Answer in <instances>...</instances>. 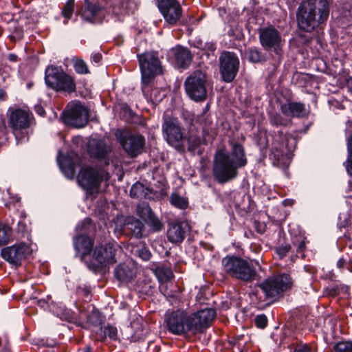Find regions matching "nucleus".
Here are the masks:
<instances>
[{
  "label": "nucleus",
  "mask_w": 352,
  "mask_h": 352,
  "mask_svg": "<svg viewBox=\"0 0 352 352\" xmlns=\"http://www.w3.org/2000/svg\"><path fill=\"white\" fill-rule=\"evenodd\" d=\"M296 23L299 30L297 39L303 46H309L314 41H318V28L323 29L329 16V3L327 0H307L302 1L296 13Z\"/></svg>",
  "instance_id": "f257e3e1"
},
{
  "label": "nucleus",
  "mask_w": 352,
  "mask_h": 352,
  "mask_svg": "<svg viewBox=\"0 0 352 352\" xmlns=\"http://www.w3.org/2000/svg\"><path fill=\"white\" fill-rule=\"evenodd\" d=\"M216 315V310L208 307L191 314L179 309H168L165 314L164 324L167 331L173 335H195L210 327Z\"/></svg>",
  "instance_id": "f03ea898"
},
{
  "label": "nucleus",
  "mask_w": 352,
  "mask_h": 352,
  "mask_svg": "<svg viewBox=\"0 0 352 352\" xmlns=\"http://www.w3.org/2000/svg\"><path fill=\"white\" fill-rule=\"evenodd\" d=\"M230 150L219 148L216 151L212 167V175L219 184H226L235 179L239 170L248 164L244 146L236 141H230Z\"/></svg>",
  "instance_id": "7ed1b4c3"
},
{
  "label": "nucleus",
  "mask_w": 352,
  "mask_h": 352,
  "mask_svg": "<svg viewBox=\"0 0 352 352\" xmlns=\"http://www.w3.org/2000/svg\"><path fill=\"white\" fill-rule=\"evenodd\" d=\"M294 280L288 273L270 276L252 287L250 297L258 309H265L272 305L284 293L293 287Z\"/></svg>",
  "instance_id": "20e7f679"
},
{
  "label": "nucleus",
  "mask_w": 352,
  "mask_h": 352,
  "mask_svg": "<svg viewBox=\"0 0 352 352\" xmlns=\"http://www.w3.org/2000/svg\"><path fill=\"white\" fill-rule=\"evenodd\" d=\"M269 122L271 126L277 129L271 133L272 142L269 159L273 166L285 167L288 164L287 142L289 135L279 127L286 126L287 121L279 113L271 112L269 113Z\"/></svg>",
  "instance_id": "39448f33"
},
{
  "label": "nucleus",
  "mask_w": 352,
  "mask_h": 352,
  "mask_svg": "<svg viewBox=\"0 0 352 352\" xmlns=\"http://www.w3.org/2000/svg\"><path fill=\"white\" fill-rule=\"evenodd\" d=\"M141 71V89L144 97L151 98V84L163 73L157 52H145L137 55Z\"/></svg>",
  "instance_id": "423d86ee"
},
{
  "label": "nucleus",
  "mask_w": 352,
  "mask_h": 352,
  "mask_svg": "<svg viewBox=\"0 0 352 352\" xmlns=\"http://www.w3.org/2000/svg\"><path fill=\"white\" fill-rule=\"evenodd\" d=\"M119 248L115 241L96 245L89 261H86L87 267L94 274L104 272L109 265L117 263L116 254Z\"/></svg>",
  "instance_id": "0eeeda50"
},
{
  "label": "nucleus",
  "mask_w": 352,
  "mask_h": 352,
  "mask_svg": "<svg viewBox=\"0 0 352 352\" xmlns=\"http://www.w3.org/2000/svg\"><path fill=\"white\" fill-rule=\"evenodd\" d=\"M45 83L57 93L72 94L76 91L75 78L66 73L61 66L48 65L45 70Z\"/></svg>",
  "instance_id": "6e6552de"
},
{
  "label": "nucleus",
  "mask_w": 352,
  "mask_h": 352,
  "mask_svg": "<svg viewBox=\"0 0 352 352\" xmlns=\"http://www.w3.org/2000/svg\"><path fill=\"white\" fill-rule=\"evenodd\" d=\"M221 262L226 273L232 278L250 283L258 276L252 264L239 256L228 254Z\"/></svg>",
  "instance_id": "1a4fd4ad"
},
{
  "label": "nucleus",
  "mask_w": 352,
  "mask_h": 352,
  "mask_svg": "<svg viewBox=\"0 0 352 352\" xmlns=\"http://www.w3.org/2000/svg\"><path fill=\"white\" fill-rule=\"evenodd\" d=\"M109 179V172L89 165L82 166L77 177L79 185L89 194H92L94 191L98 192L101 183Z\"/></svg>",
  "instance_id": "9d476101"
},
{
  "label": "nucleus",
  "mask_w": 352,
  "mask_h": 352,
  "mask_svg": "<svg viewBox=\"0 0 352 352\" xmlns=\"http://www.w3.org/2000/svg\"><path fill=\"white\" fill-rule=\"evenodd\" d=\"M32 118V117L28 111L21 109H16L11 112L9 124L12 129L16 144L29 141Z\"/></svg>",
  "instance_id": "9b49d317"
},
{
  "label": "nucleus",
  "mask_w": 352,
  "mask_h": 352,
  "mask_svg": "<svg viewBox=\"0 0 352 352\" xmlns=\"http://www.w3.org/2000/svg\"><path fill=\"white\" fill-rule=\"evenodd\" d=\"M115 137L124 152L131 158L142 153L145 146V138L140 133H133L125 129H118Z\"/></svg>",
  "instance_id": "f8f14e48"
},
{
  "label": "nucleus",
  "mask_w": 352,
  "mask_h": 352,
  "mask_svg": "<svg viewBox=\"0 0 352 352\" xmlns=\"http://www.w3.org/2000/svg\"><path fill=\"white\" fill-rule=\"evenodd\" d=\"M206 83V74L200 69L194 71L184 81L187 96L196 102L204 101L207 98Z\"/></svg>",
  "instance_id": "ddd939ff"
},
{
  "label": "nucleus",
  "mask_w": 352,
  "mask_h": 352,
  "mask_svg": "<svg viewBox=\"0 0 352 352\" xmlns=\"http://www.w3.org/2000/svg\"><path fill=\"white\" fill-rule=\"evenodd\" d=\"M258 38L263 50L273 52L276 57L278 64H280L283 56V43L278 30L273 26L260 28Z\"/></svg>",
  "instance_id": "4468645a"
},
{
  "label": "nucleus",
  "mask_w": 352,
  "mask_h": 352,
  "mask_svg": "<svg viewBox=\"0 0 352 352\" xmlns=\"http://www.w3.org/2000/svg\"><path fill=\"white\" fill-rule=\"evenodd\" d=\"M89 118L88 109L80 102L68 104L60 115V120L67 126L76 129L85 127Z\"/></svg>",
  "instance_id": "2eb2a0df"
},
{
  "label": "nucleus",
  "mask_w": 352,
  "mask_h": 352,
  "mask_svg": "<svg viewBox=\"0 0 352 352\" xmlns=\"http://www.w3.org/2000/svg\"><path fill=\"white\" fill-rule=\"evenodd\" d=\"M162 128L164 138L167 143L174 146L178 151H184V147L182 142L185 138V129L182 127L179 120L173 117L166 118Z\"/></svg>",
  "instance_id": "dca6fc26"
},
{
  "label": "nucleus",
  "mask_w": 352,
  "mask_h": 352,
  "mask_svg": "<svg viewBox=\"0 0 352 352\" xmlns=\"http://www.w3.org/2000/svg\"><path fill=\"white\" fill-rule=\"evenodd\" d=\"M219 62L222 80L227 83L233 82L239 70L240 60L237 54L223 50L219 56Z\"/></svg>",
  "instance_id": "f3484780"
},
{
  "label": "nucleus",
  "mask_w": 352,
  "mask_h": 352,
  "mask_svg": "<svg viewBox=\"0 0 352 352\" xmlns=\"http://www.w3.org/2000/svg\"><path fill=\"white\" fill-rule=\"evenodd\" d=\"M157 8L164 20L170 25L177 24L182 13V8L177 0H157Z\"/></svg>",
  "instance_id": "a211bd4d"
},
{
  "label": "nucleus",
  "mask_w": 352,
  "mask_h": 352,
  "mask_svg": "<svg viewBox=\"0 0 352 352\" xmlns=\"http://www.w3.org/2000/svg\"><path fill=\"white\" fill-rule=\"evenodd\" d=\"M30 254V248L25 243H20L3 248L1 251V257L10 264L20 266L21 261Z\"/></svg>",
  "instance_id": "6ab92c4d"
},
{
  "label": "nucleus",
  "mask_w": 352,
  "mask_h": 352,
  "mask_svg": "<svg viewBox=\"0 0 352 352\" xmlns=\"http://www.w3.org/2000/svg\"><path fill=\"white\" fill-rule=\"evenodd\" d=\"M79 314L81 318H85V320H82L84 329H88L90 327L100 328L106 320L105 315L101 312L94 305H89L86 307L79 308Z\"/></svg>",
  "instance_id": "aec40b11"
},
{
  "label": "nucleus",
  "mask_w": 352,
  "mask_h": 352,
  "mask_svg": "<svg viewBox=\"0 0 352 352\" xmlns=\"http://www.w3.org/2000/svg\"><path fill=\"white\" fill-rule=\"evenodd\" d=\"M73 242L75 256L79 257L86 265V261H89L91 252H94V240L87 234H79L74 237Z\"/></svg>",
  "instance_id": "412c9836"
},
{
  "label": "nucleus",
  "mask_w": 352,
  "mask_h": 352,
  "mask_svg": "<svg viewBox=\"0 0 352 352\" xmlns=\"http://www.w3.org/2000/svg\"><path fill=\"white\" fill-rule=\"evenodd\" d=\"M137 214L153 232H159L163 230L164 223L155 215L148 203L142 202L138 204Z\"/></svg>",
  "instance_id": "4be33fe9"
},
{
  "label": "nucleus",
  "mask_w": 352,
  "mask_h": 352,
  "mask_svg": "<svg viewBox=\"0 0 352 352\" xmlns=\"http://www.w3.org/2000/svg\"><path fill=\"white\" fill-rule=\"evenodd\" d=\"M121 229L125 235L138 239L147 236L144 223L133 216H128L124 219Z\"/></svg>",
  "instance_id": "5701e85b"
},
{
  "label": "nucleus",
  "mask_w": 352,
  "mask_h": 352,
  "mask_svg": "<svg viewBox=\"0 0 352 352\" xmlns=\"http://www.w3.org/2000/svg\"><path fill=\"white\" fill-rule=\"evenodd\" d=\"M190 227L186 221H178L169 223L167 238L172 243H181L185 239L187 233L190 232Z\"/></svg>",
  "instance_id": "b1692460"
},
{
  "label": "nucleus",
  "mask_w": 352,
  "mask_h": 352,
  "mask_svg": "<svg viewBox=\"0 0 352 352\" xmlns=\"http://www.w3.org/2000/svg\"><path fill=\"white\" fill-rule=\"evenodd\" d=\"M172 52L173 55L172 64L174 67L179 70L187 69L192 60L191 52L187 47L180 45L173 49Z\"/></svg>",
  "instance_id": "393cba45"
},
{
  "label": "nucleus",
  "mask_w": 352,
  "mask_h": 352,
  "mask_svg": "<svg viewBox=\"0 0 352 352\" xmlns=\"http://www.w3.org/2000/svg\"><path fill=\"white\" fill-rule=\"evenodd\" d=\"M87 152L91 157L98 160H104L106 165L109 164V153L111 149L107 143L102 140H94L87 145Z\"/></svg>",
  "instance_id": "a878e982"
},
{
  "label": "nucleus",
  "mask_w": 352,
  "mask_h": 352,
  "mask_svg": "<svg viewBox=\"0 0 352 352\" xmlns=\"http://www.w3.org/2000/svg\"><path fill=\"white\" fill-rule=\"evenodd\" d=\"M136 274L134 266L126 263H119L113 270L114 278L122 284L131 283L135 278Z\"/></svg>",
  "instance_id": "bb28decb"
},
{
  "label": "nucleus",
  "mask_w": 352,
  "mask_h": 352,
  "mask_svg": "<svg viewBox=\"0 0 352 352\" xmlns=\"http://www.w3.org/2000/svg\"><path fill=\"white\" fill-rule=\"evenodd\" d=\"M280 111L286 116L296 118H307L310 112L309 109H306L304 103L294 101H288L280 104Z\"/></svg>",
  "instance_id": "cd10ccee"
},
{
  "label": "nucleus",
  "mask_w": 352,
  "mask_h": 352,
  "mask_svg": "<svg viewBox=\"0 0 352 352\" xmlns=\"http://www.w3.org/2000/svg\"><path fill=\"white\" fill-rule=\"evenodd\" d=\"M102 10L103 8L98 4L89 0H85L80 14L83 21L94 24L100 18V15Z\"/></svg>",
  "instance_id": "c85d7f7f"
},
{
  "label": "nucleus",
  "mask_w": 352,
  "mask_h": 352,
  "mask_svg": "<svg viewBox=\"0 0 352 352\" xmlns=\"http://www.w3.org/2000/svg\"><path fill=\"white\" fill-rule=\"evenodd\" d=\"M194 47L200 50L203 52L208 59L214 61L217 58L215 52L217 49V42L214 40L204 41L201 38H196L194 42Z\"/></svg>",
  "instance_id": "c756f323"
},
{
  "label": "nucleus",
  "mask_w": 352,
  "mask_h": 352,
  "mask_svg": "<svg viewBox=\"0 0 352 352\" xmlns=\"http://www.w3.org/2000/svg\"><path fill=\"white\" fill-rule=\"evenodd\" d=\"M58 153L57 162L61 171L67 178L73 179L75 176L76 168L73 158L69 155L62 154L60 151H59Z\"/></svg>",
  "instance_id": "7c9ffc66"
},
{
  "label": "nucleus",
  "mask_w": 352,
  "mask_h": 352,
  "mask_svg": "<svg viewBox=\"0 0 352 352\" xmlns=\"http://www.w3.org/2000/svg\"><path fill=\"white\" fill-rule=\"evenodd\" d=\"M246 59L253 64H264L268 60V56L257 47H250L245 50Z\"/></svg>",
  "instance_id": "2f4dec72"
},
{
  "label": "nucleus",
  "mask_w": 352,
  "mask_h": 352,
  "mask_svg": "<svg viewBox=\"0 0 352 352\" xmlns=\"http://www.w3.org/2000/svg\"><path fill=\"white\" fill-rule=\"evenodd\" d=\"M56 311H58L59 314H54L55 316L64 319L68 322L73 323L77 327H84L85 324L82 323L80 315L78 316L75 312L64 306H58Z\"/></svg>",
  "instance_id": "473e14b6"
},
{
  "label": "nucleus",
  "mask_w": 352,
  "mask_h": 352,
  "mask_svg": "<svg viewBox=\"0 0 352 352\" xmlns=\"http://www.w3.org/2000/svg\"><path fill=\"white\" fill-rule=\"evenodd\" d=\"M188 144V151L189 152H195L201 144H207L205 138H201L198 131L190 130L188 133L185 134V138Z\"/></svg>",
  "instance_id": "72a5a7b5"
},
{
  "label": "nucleus",
  "mask_w": 352,
  "mask_h": 352,
  "mask_svg": "<svg viewBox=\"0 0 352 352\" xmlns=\"http://www.w3.org/2000/svg\"><path fill=\"white\" fill-rule=\"evenodd\" d=\"M309 241L304 234H300L292 237V245L296 248V256L305 259L306 258L305 251Z\"/></svg>",
  "instance_id": "f704fd0d"
},
{
  "label": "nucleus",
  "mask_w": 352,
  "mask_h": 352,
  "mask_svg": "<svg viewBox=\"0 0 352 352\" xmlns=\"http://www.w3.org/2000/svg\"><path fill=\"white\" fill-rule=\"evenodd\" d=\"M97 335L102 342L106 341L107 338L111 341L119 340L117 327L109 323L104 327L102 326L100 328L99 332L97 333Z\"/></svg>",
  "instance_id": "c9c22d12"
},
{
  "label": "nucleus",
  "mask_w": 352,
  "mask_h": 352,
  "mask_svg": "<svg viewBox=\"0 0 352 352\" xmlns=\"http://www.w3.org/2000/svg\"><path fill=\"white\" fill-rule=\"evenodd\" d=\"M118 106V115L121 120L128 122L132 120L136 116L135 112L126 102H120Z\"/></svg>",
  "instance_id": "e433bc0d"
},
{
  "label": "nucleus",
  "mask_w": 352,
  "mask_h": 352,
  "mask_svg": "<svg viewBox=\"0 0 352 352\" xmlns=\"http://www.w3.org/2000/svg\"><path fill=\"white\" fill-rule=\"evenodd\" d=\"M37 305L45 311L52 312L53 314H58L56 311L57 304L53 301L51 296L48 295L45 298H41L37 300Z\"/></svg>",
  "instance_id": "4c0bfd02"
},
{
  "label": "nucleus",
  "mask_w": 352,
  "mask_h": 352,
  "mask_svg": "<svg viewBox=\"0 0 352 352\" xmlns=\"http://www.w3.org/2000/svg\"><path fill=\"white\" fill-rule=\"evenodd\" d=\"M146 190L147 188L141 182H137L131 186L129 195L134 199L145 197L147 195Z\"/></svg>",
  "instance_id": "58836bf2"
},
{
  "label": "nucleus",
  "mask_w": 352,
  "mask_h": 352,
  "mask_svg": "<svg viewBox=\"0 0 352 352\" xmlns=\"http://www.w3.org/2000/svg\"><path fill=\"white\" fill-rule=\"evenodd\" d=\"M12 229L8 224H0V245L8 244L12 240Z\"/></svg>",
  "instance_id": "ea45409f"
},
{
  "label": "nucleus",
  "mask_w": 352,
  "mask_h": 352,
  "mask_svg": "<svg viewBox=\"0 0 352 352\" xmlns=\"http://www.w3.org/2000/svg\"><path fill=\"white\" fill-rule=\"evenodd\" d=\"M155 273L159 278L165 281H170L174 278L171 268L164 265L157 267Z\"/></svg>",
  "instance_id": "a19ab883"
},
{
  "label": "nucleus",
  "mask_w": 352,
  "mask_h": 352,
  "mask_svg": "<svg viewBox=\"0 0 352 352\" xmlns=\"http://www.w3.org/2000/svg\"><path fill=\"white\" fill-rule=\"evenodd\" d=\"M170 203L179 209H186L188 206V201L177 192H173L170 197Z\"/></svg>",
  "instance_id": "79ce46f5"
},
{
  "label": "nucleus",
  "mask_w": 352,
  "mask_h": 352,
  "mask_svg": "<svg viewBox=\"0 0 352 352\" xmlns=\"http://www.w3.org/2000/svg\"><path fill=\"white\" fill-rule=\"evenodd\" d=\"M73 66L75 72L78 74H87L90 71L86 63L80 58L73 59Z\"/></svg>",
  "instance_id": "37998d69"
},
{
  "label": "nucleus",
  "mask_w": 352,
  "mask_h": 352,
  "mask_svg": "<svg viewBox=\"0 0 352 352\" xmlns=\"http://www.w3.org/2000/svg\"><path fill=\"white\" fill-rule=\"evenodd\" d=\"M333 352H352V341H339L333 346Z\"/></svg>",
  "instance_id": "c03bdc74"
},
{
  "label": "nucleus",
  "mask_w": 352,
  "mask_h": 352,
  "mask_svg": "<svg viewBox=\"0 0 352 352\" xmlns=\"http://www.w3.org/2000/svg\"><path fill=\"white\" fill-rule=\"evenodd\" d=\"M336 265L339 269L346 267L349 271L352 272V261L349 254L342 255L337 261Z\"/></svg>",
  "instance_id": "a18cd8bd"
},
{
  "label": "nucleus",
  "mask_w": 352,
  "mask_h": 352,
  "mask_svg": "<svg viewBox=\"0 0 352 352\" xmlns=\"http://www.w3.org/2000/svg\"><path fill=\"white\" fill-rule=\"evenodd\" d=\"M75 0H67L62 9L61 14L66 19H70L72 17L74 10Z\"/></svg>",
  "instance_id": "49530a36"
},
{
  "label": "nucleus",
  "mask_w": 352,
  "mask_h": 352,
  "mask_svg": "<svg viewBox=\"0 0 352 352\" xmlns=\"http://www.w3.org/2000/svg\"><path fill=\"white\" fill-rule=\"evenodd\" d=\"M342 289L341 285L338 284L336 282H333L325 289V292L328 296L336 297L340 294Z\"/></svg>",
  "instance_id": "de8ad7c7"
},
{
  "label": "nucleus",
  "mask_w": 352,
  "mask_h": 352,
  "mask_svg": "<svg viewBox=\"0 0 352 352\" xmlns=\"http://www.w3.org/2000/svg\"><path fill=\"white\" fill-rule=\"evenodd\" d=\"M292 249V245L289 243H282L275 248V252L280 259H283L287 256Z\"/></svg>",
  "instance_id": "09e8293b"
},
{
  "label": "nucleus",
  "mask_w": 352,
  "mask_h": 352,
  "mask_svg": "<svg viewBox=\"0 0 352 352\" xmlns=\"http://www.w3.org/2000/svg\"><path fill=\"white\" fill-rule=\"evenodd\" d=\"M254 324L258 329H264L267 327L268 319L264 314H258L255 316Z\"/></svg>",
  "instance_id": "8fccbe9b"
},
{
  "label": "nucleus",
  "mask_w": 352,
  "mask_h": 352,
  "mask_svg": "<svg viewBox=\"0 0 352 352\" xmlns=\"http://www.w3.org/2000/svg\"><path fill=\"white\" fill-rule=\"evenodd\" d=\"M255 142L259 148H268L269 141L265 133H257L255 136Z\"/></svg>",
  "instance_id": "3c124183"
},
{
  "label": "nucleus",
  "mask_w": 352,
  "mask_h": 352,
  "mask_svg": "<svg viewBox=\"0 0 352 352\" xmlns=\"http://www.w3.org/2000/svg\"><path fill=\"white\" fill-rule=\"evenodd\" d=\"M338 241L340 243H344V245L352 248V227H350L342 237L339 238Z\"/></svg>",
  "instance_id": "603ef678"
},
{
  "label": "nucleus",
  "mask_w": 352,
  "mask_h": 352,
  "mask_svg": "<svg viewBox=\"0 0 352 352\" xmlns=\"http://www.w3.org/2000/svg\"><path fill=\"white\" fill-rule=\"evenodd\" d=\"M151 98L145 97V98L148 101H151L152 102L155 103V102H160L162 100V98H158V94H160V91L158 90L157 88H153V82L151 84Z\"/></svg>",
  "instance_id": "864d4df0"
},
{
  "label": "nucleus",
  "mask_w": 352,
  "mask_h": 352,
  "mask_svg": "<svg viewBox=\"0 0 352 352\" xmlns=\"http://www.w3.org/2000/svg\"><path fill=\"white\" fill-rule=\"evenodd\" d=\"M16 232L23 236L29 234V227L23 220H20L17 223Z\"/></svg>",
  "instance_id": "5fc2aeb1"
},
{
  "label": "nucleus",
  "mask_w": 352,
  "mask_h": 352,
  "mask_svg": "<svg viewBox=\"0 0 352 352\" xmlns=\"http://www.w3.org/2000/svg\"><path fill=\"white\" fill-rule=\"evenodd\" d=\"M292 352H311V346L308 343L298 344Z\"/></svg>",
  "instance_id": "6e6d98bb"
},
{
  "label": "nucleus",
  "mask_w": 352,
  "mask_h": 352,
  "mask_svg": "<svg viewBox=\"0 0 352 352\" xmlns=\"http://www.w3.org/2000/svg\"><path fill=\"white\" fill-rule=\"evenodd\" d=\"M139 256L143 261H148L151 258V253L148 249L146 248H142L139 250Z\"/></svg>",
  "instance_id": "4d7b16f0"
},
{
  "label": "nucleus",
  "mask_w": 352,
  "mask_h": 352,
  "mask_svg": "<svg viewBox=\"0 0 352 352\" xmlns=\"http://www.w3.org/2000/svg\"><path fill=\"white\" fill-rule=\"evenodd\" d=\"M322 278L324 280H328L331 282H337V275L333 272V271H328L324 272Z\"/></svg>",
  "instance_id": "13d9d810"
},
{
  "label": "nucleus",
  "mask_w": 352,
  "mask_h": 352,
  "mask_svg": "<svg viewBox=\"0 0 352 352\" xmlns=\"http://www.w3.org/2000/svg\"><path fill=\"white\" fill-rule=\"evenodd\" d=\"M92 223H93V221H92V219L91 218L86 217L82 221L81 226L78 225L77 228L78 229L80 228L82 230L86 231L87 229H88V227L89 226L92 225Z\"/></svg>",
  "instance_id": "bf43d9fd"
},
{
  "label": "nucleus",
  "mask_w": 352,
  "mask_h": 352,
  "mask_svg": "<svg viewBox=\"0 0 352 352\" xmlns=\"http://www.w3.org/2000/svg\"><path fill=\"white\" fill-rule=\"evenodd\" d=\"M78 292L83 297L88 298L91 295V287L87 285L79 287Z\"/></svg>",
  "instance_id": "052dcab7"
},
{
  "label": "nucleus",
  "mask_w": 352,
  "mask_h": 352,
  "mask_svg": "<svg viewBox=\"0 0 352 352\" xmlns=\"http://www.w3.org/2000/svg\"><path fill=\"white\" fill-rule=\"evenodd\" d=\"M267 148H259V156L258 160L259 163L264 162L267 157Z\"/></svg>",
  "instance_id": "680f3d73"
},
{
  "label": "nucleus",
  "mask_w": 352,
  "mask_h": 352,
  "mask_svg": "<svg viewBox=\"0 0 352 352\" xmlns=\"http://www.w3.org/2000/svg\"><path fill=\"white\" fill-rule=\"evenodd\" d=\"M346 216H347L346 214H344V219L342 220V216L340 215V217H339L340 221L338 222V225L340 228H346V227H348V226L349 225V218Z\"/></svg>",
  "instance_id": "e2e57ef3"
},
{
  "label": "nucleus",
  "mask_w": 352,
  "mask_h": 352,
  "mask_svg": "<svg viewBox=\"0 0 352 352\" xmlns=\"http://www.w3.org/2000/svg\"><path fill=\"white\" fill-rule=\"evenodd\" d=\"M34 109L35 111V112L40 116L41 117H45V111L43 108V107L41 105V104H36L34 107Z\"/></svg>",
  "instance_id": "0e129e2a"
},
{
  "label": "nucleus",
  "mask_w": 352,
  "mask_h": 352,
  "mask_svg": "<svg viewBox=\"0 0 352 352\" xmlns=\"http://www.w3.org/2000/svg\"><path fill=\"white\" fill-rule=\"evenodd\" d=\"M91 58L93 62H94L95 63L99 64V63H100V62L102 60V55L101 53L97 52V53L94 54L91 56Z\"/></svg>",
  "instance_id": "69168bd1"
},
{
  "label": "nucleus",
  "mask_w": 352,
  "mask_h": 352,
  "mask_svg": "<svg viewBox=\"0 0 352 352\" xmlns=\"http://www.w3.org/2000/svg\"><path fill=\"white\" fill-rule=\"evenodd\" d=\"M191 20V17L188 16H181L180 19L178 21L177 23L181 25H187L189 23V21Z\"/></svg>",
  "instance_id": "338daca9"
},
{
  "label": "nucleus",
  "mask_w": 352,
  "mask_h": 352,
  "mask_svg": "<svg viewBox=\"0 0 352 352\" xmlns=\"http://www.w3.org/2000/svg\"><path fill=\"white\" fill-rule=\"evenodd\" d=\"M164 296L168 300H176L178 298V294L175 292H173L172 291H170V292H167V294H164Z\"/></svg>",
  "instance_id": "774afa93"
}]
</instances>
